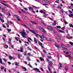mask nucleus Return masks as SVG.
<instances>
[{
	"label": "nucleus",
	"instance_id": "1",
	"mask_svg": "<svg viewBox=\"0 0 73 73\" xmlns=\"http://www.w3.org/2000/svg\"><path fill=\"white\" fill-rule=\"evenodd\" d=\"M36 28H38L39 29V30H41L44 33H46V31L45 30L44 28H43V27H41V26H36Z\"/></svg>",
	"mask_w": 73,
	"mask_h": 73
},
{
	"label": "nucleus",
	"instance_id": "2",
	"mask_svg": "<svg viewBox=\"0 0 73 73\" xmlns=\"http://www.w3.org/2000/svg\"><path fill=\"white\" fill-rule=\"evenodd\" d=\"M22 36L23 37H24V38H26V36H27L28 35V34L24 32V31H22L21 32Z\"/></svg>",
	"mask_w": 73,
	"mask_h": 73
},
{
	"label": "nucleus",
	"instance_id": "3",
	"mask_svg": "<svg viewBox=\"0 0 73 73\" xmlns=\"http://www.w3.org/2000/svg\"><path fill=\"white\" fill-rule=\"evenodd\" d=\"M23 25L24 27H25V28L29 30V31H30L31 32H32V33H35V31H32V30L29 29V28L27 26H26L25 25Z\"/></svg>",
	"mask_w": 73,
	"mask_h": 73
},
{
	"label": "nucleus",
	"instance_id": "4",
	"mask_svg": "<svg viewBox=\"0 0 73 73\" xmlns=\"http://www.w3.org/2000/svg\"><path fill=\"white\" fill-rule=\"evenodd\" d=\"M61 45L62 46V49L63 50H65V49H66V50L68 51V49L67 48H66L65 47H66V46L62 44H61Z\"/></svg>",
	"mask_w": 73,
	"mask_h": 73
},
{
	"label": "nucleus",
	"instance_id": "5",
	"mask_svg": "<svg viewBox=\"0 0 73 73\" xmlns=\"http://www.w3.org/2000/svg\"><path fill=\"white\" fill-rule=\"evenodd\" d=\"M34 70H36V72H39V73H40V72H41V71H40L39 69L37 68H34Z\"/></svg>",
	"mask_w": 73,
	"mask_h": 73
},
{
	"label": "nucleus",
	"instance_id": "6",
	"mask_svg": "<svg viewBox=\"0 0 73 73\" xmlns=\"http://www.w3.org/2000/svg\"><path fill=\"white\" fill-rule=\"evenodd\" d=\"M48 64L50 66V67H52V65H52H53V63L51 61H50L49 62Z\"/></svg>",
	"mask_w": 73,
	"mask_h": 73
},
{
	"label": "nucleus",
	"instance_id": "7",
	"mask_svg": "<svg viewBox=\"0 0 73 73\" xmlns=\"http://www.w3.org/2000/svg\"><path fill=\"white\" fill-rule=\"evenodd\" d=\"M20 50L21 51V52H23V50L24 49V48H23V46H21L20 47Z\"/></svg>",
	"mask_w": 73,
	"mask_h": 73
},
{
	"label": "nucleus",
	"instance_id": "8",
	"mask_svg": "<svg viewBox=\"0 0 73 73\" xmlns=\"http://www.w3.org/2000/svg\"><path fill=\"white\" fill-rule=\"evenodd\" d=\"M9 59L10 60H11L12 59H13V60H15V58L13 57V56H9Z\"/></svg>",
	"mask_w": 73,
	"mask_h": 73
},
{
	"label": "nucleus",
	"instance_id": "9",
	"mask_svg": "<svg viewBox=\"0 0 73 73\" xmlns=\"http://www.w3.org/2000/svg\"><path fill=\"white\" fill-rule=\"evenodd\" d=\"M26 24H27V25H28L29 27H31V24H30V23H29V22L26 21Z\"/></svg>",
	"mask_w": 73,
	"mask_h": 73
},
{
	"label": "nucleus",
	"instance_id": "10",
	"mask_svg": "<svg viewBox=\"0 0 73 73\" xmlns=\"http://www.w3.org/2000/svg\"><path fill=\"white\" fill-rule=\"evenodd\" d=\"M56 38L58 39V40H60L61 39V38L58 36H56Z\"/></svg>",
	"mask_w": 73,
	"mask_h": 73
},
{
	"label": "nucleus",
	"instance_id": "11",
	"mask_svg": "<svg viewBox=\"0 0 73 73\" xmlns=\"http://www.w3.org/2000/svg\"><path fill=\"white\" fill-rule=\"evenodd\" d=\"M48 29L49 30H50V31H52V30H53V29L52 28V27H51L50 26H48Z\"/></svg>",
	"mask_w": 73,
	"mask_h": 73
},
{
	"label": "nucleus",
	"instance_id": "12",
	"mask_svg": "<svg viewBox=\"0 0 73 73\" xmlns=\"http://www.w3.org/2000/svg\"><path fill=\"white\" fill-rule=\"evenodd\" d=\"M54 45H55V46L56 47H57V48H58V49H59V48L60 47V46L58 44H54Z\"/></svg>",
	"mask_w": 73,
	"mask_h": 73
},
{
	"label": "nucleus",
	"instance_id": "13",
	"mask_svg": "<svg viewBox=\"0 0 73 73\" xmlns=\"http://www.w3.org/2000/svg\"><path fill=\"white\" fill-rule=\"evenodd\" d=\"M0 3H1V4H2V5H4V6H5L6 7H8V5L5 4V3H2L1 2H0Z\"/></svg>",
	"mask_w": 73,
	"mask_h": 73
},
{
	"label": "nucleus",
	"instance_id": "14",
	"mask_svg": "<svg viewBox=\"0 0 73 73\" xmlns=\"http://www.w3.org/2000/svg\"><path fill=\"white\" fill-rule=\"evenodd\" d=\"M66 37L68 39H71V38H72V36H70V37L68 36H66Z\"/></svg>",
	"mask_w": 73,
	"mask_h": 73
},
{
	"label": "nucleus",
	"instance_id": "15",
	"mask_svg": "<svg viewBox=\"0 0 73 73\" xmlns=\"http://www.w3.org/2000/svg\"><path fill=\"white\" fill-rule=\"evenodd\" d=\"M39 37L41 39L43 38V39H44V34H42V35L41 36H39Z\"/></svg>",
	"mask_w": 73,
	"mask_h": 73
},
{
	"label": "nucleus",
	"instance_id": "16",
	"mask_svg": "<svg viewBox=\"0 0 73 73\" xmlns=\"http://www.w3.org/2000/svg\"><path fill=\"white\" fill-rule=\"evenodd\" d=\"M40 60L41 61H44V58H42L41 57H40Z\"/></svg>",
	"mask_w": 73,
	"mask_h": 73
},
{
	"label": "nucleus",
	"instance_id": "17",
	"mask_svg": "<svg viewBox=\"0 0 73 73\" xmlns=\"http://www.w3.org/2000/svg\"><path fill=\"white\" fill-rule=\"evenodd\" d=\"M56 25V22L54 21V23H52V25L54 26V25Z\"/></svg>",
	"mask_w": 73,
	"mask_h": 73
},
{
	"label": "nucleus",
	"instance_id": "18",
	"mask_svg": "<svg viewBox=\"0 0 73 73\" xmlns=\"http://www.w3.org/2000/svg\"><path fill=\"white\" fill-rule=\"evenodd\" d=\"M38 43L39 45H40V46H42V43L41 42H40L38 41Z\"/></svg>",
	"mask_w": 73,
	"mask_h": 73
},
{
	"label": "nucleus",
	"instance_id": "19",
	"mask_svg": "<svg viewBox=\"0 0 73 73\" xmlns=\"http://www.w3.org/2000/svg\"><path fill=\"white\" fill-rule=\"evenodd\" d=\"M31 23H32L33 24H35V25H36V23L34 21H31Z\"/></svg>",
	"mask_w": 73,
	"mask_h": 73
},
{
	"label": "nucleus",
	"instance_id": "20",
	"mask_svg": "<svg viewBox=\"0 0 73 73\" xmlns=\"http://www.w3.org/2000/svg\"><path fill=\"white\" fill-rule=\"evenodd\" d=\"M69 25L70 28H71V27H72V28H73V24H69Z\"/></svg>",
	"mask_w": 73,
	"mask_h": 73
},
{
	"label": "nucleus",
	"instance_id": "21",
	"mask_svg": "<svg viewBox=\"0 0 73 73\" xmlns=\"http://www.w3.org/2000/svg\"><path fill=\"white\" fill-rule=\"evenodd\" d=\"M2 12H3V13H5V9L4 8H2Z\"/></svg>",
	"mask_w": 73,
	"mask_h": 73
},
{
	"label": "nucleus",
	"instance_id": "22",
	"mask_svg": "<svg viewBox=\"0 0 73 73\" xmlns=\"http://www.w3.org/2000/svg\"><path fill=\"white\" fill-rule=\"evenodd\" d=\"M17 20L18 21H20V20H21L20 17H19V16L18 17H17Z\"/></svg>",
	"mask_w": 73,
	"mask_h": 73
},
{
	"label": "nucleus",
	"instance_id": "23",
	"mask_svg": "<svg viewBox=\"0 0 73 73\" xmlns=\"http://www.w3.org/2000/svg\"><path fill=\"white\" fill-rule=\"evenodd\" d=\"M20 56H21V54H18V57L19 59H20L21 58L20 57Z\"/></svg>",
	"mask_w": 73,
	"mask_h": 73
},
{
	"label": "nucleus",
	"instance_id": "24",
	"mask_svg": "<svg viewBox=\"0 0 73 73\" xmlns=\"http://www.w3.org/2000/svg\"><path fill=\"white\" fill-rule=\"evenodd\" d=\"M34 41L35 43H37V39H36V38H34Z\"/></svg>",
	"mask_w": 73,
	"mask_h": 73
},
{
	"label": "nucleus",
	"instance_id": "25",
	"mask_svg": "<svg viewBox=\"0 0 73 73\" xmlns=\"http://www.w3.org/2000/svg\"><path fill=\"white\" fill-rule=\"evenodd\" d=\"M22 19L23 20H25V16L23 15L22 16Z\"/></svg>",
	"mask_w": 73,
	"mask_h": 73
},
{
	"label": "nucleus",
	"instance_id": "26",
	"mask_svg": "<svg viewBox=\"0 0 73 73\" xmlns=\"http://www.w3.org/2000/svg\"><path fill=\"white\" fill-rule=\"evenodd\" d=\"M15 65H16V66H18L19 63L17 62H15Z\"/></svg>",
	"mask_w": 73,
	"mask_h": 73
},
{
	"label": "nucleus",
	"instance_id": "27",
	"mask_svg": "<svg viewBox=\"0 0 73 73\" xmlns=\"http://www.w3.org/2000/svg\"><path fill=\"white\" fill-rule=\"evenodd\" d=\"M69 44H70L72 46H73V42H69Z\"/></svg>",
	"mask_w": 73,
	"mask_h": 73
},
{
	"label": "nucleus",
	"instance_id": "28",
	"mask_svg": "<svg viewBox=\"0 0 73 73\" xmlns=\"http://www.w3.org/2000/svg\"><path fill=\"white\" fill-rule=\"evenodd\" d=\"M41 23H42V24L44 25V26H46V24L44 23V22H43V21H41Z\"/></svg>",
	"mask_w": 73,
	"mask_h": 73
},
{
	"label": "nucleus",
	"instance_id": "29",
	"mask_svg": "<svg viewBox=\"0 0 73 73\" xmlns=\"http://www.w3.org/2000/svg\"><path fill=\"white\" fill-rule=\"evenodd\" d=\"M43 52L46 54H47V52L44 49L43 50Z\"/></svg>",
	"mask_w": 73,
	"mask_h": 73
},
{
	"label": "nucleus",
	"instance_id": "30",
	"mask_svg": "<svg viewBox=\"0 0 73 73\" xmlns=\"http://www.w3.org/2000/svg\"><path fill=\"white\" fill-rule=\"evenodd\" d=\"M14 16L15 17V18H17V17H18L19 16L17 15H14Z\"/></svg>",
	"mask_w": 73,
	"mask_h": 73
},
{
	"label": "nucleus",
	"instance_id": "31",
	"mask_svg": "<svg viewBox=\"0 0 73 73\" xmlns=\"http://www.w3.org/2000/svg\"><path fill=\"white\" fill-rule=\"evenodd\" d=\"M68 69V66H66L65 68V70H66V72H67Z\"/></svg>",
	"mask_w": 73,
	"mask_h": 73
},
{
	"label": "nucleus",
	"instance_id": "32",
	"mask_svg": "<svg viewBox=\"0 0 73 73\" xmlns=\"http://www.w3.org/2000/svg\"><path fill=\"white\" fill-rule=\"evenodd\" d=\"M59 32H60V33H64V32L62 31V30H59Z\"/></svg>",
	"mask_w": 73,
	"mask_h": 73
},
{
	"label": "nucleus",
	"instance_id": "33",
	"mask_svg": "<svg viewBox=\"0 0 73 73\" xmlns=\"http://www.w3.org/2000/svg\"><path fill=\"white\" fill-rule=\"evenodd\" d=\"M21 11H22L24 13H27L26 11L24 10L23 9H21Z\"/></svg>",
	"mask_w": 73,
	"mask_h": 73
},
{
	"label": "nucleus",
	"instance_id": "34",
	"mask_svg": "<svg viewBox=\"0 0 73 73\" xmlns=\"http://www.w3.org/2000/svg\"><path fill=\"white\" fill-rule=\"evenodd\" d=\"M8 47V46L7 45H5L4 46V47L5 48H7Z\"/></svg>",
	"mask_w": 73,
	"mask_h": 73
},
{
	"label": "nucleus",
	"instance_id": "35",
	"mask_svg": "<svg viewBox=\"0 0 73 73\" xmlns=\"http://www.w3.org/2000/svg\"><path fill=\"white\" fill-rule=\"evenodd\" d=\"M48 70L50 71V72H51V70L50 69V67H48Z\"/></svg>",
	"mask_w": 73,
	"mask_h": 73
},
{
	"label": "nucleus",
	"instance_id": "36",
	"mask_svg": "<svg viewBox=\"0 0 73 73\" xmlns=\"http://www.w3.org/2000/svg\"><path fill=\"white\" fill-rule=\"evenodd\" d=\"M47 58L49 59H51L52 58V57L50 56H47Z\"/></svg>",
	"mask_w": 73,
	"mask_h": 73
},
{
	"label": "nucleus",
	"instance_id": "37",
	"mask_svg": "<svg viewBox=\"0 0 73 73\" xmlns=\"http://www.w3.org/2000/svg\"><path fill=\"white\" fill-rule=\"evenodd\" d=\"M65 29V27H63L61 28V29H62V30H64Z\"/></svg>",
	"mask_w": 73,
	"mask_h": 73
},
{
	"label": "nucleus",
	"instance_id": "38",
	"mask_svg": "<svg viewBox=\"0 0 73 73\" xmlns=\"http://www.w3.org/2000/svg\"><path fill=\"white\" fill-rule=\"evenodd\" d=\"M28 65L29 66H30V68H32V65H31L30 64H28Z\"/></svg>",
	"mask_w": 73,
	"mask_h": 73
},
{
	"label": "nucleus",
	"instance_id": "39",
	"mask_svg": "<svg viewBox=\"0 0 73 73\" xmlns=\"http://www.w3.org/2000/svg\"><path fill=\"white\" fill-rule=\"evenodd\" d=\"M1 70H3L4 69V67H3V66H1Z\"/></svg>",
	"mask_w": 73,
	"mask_h": 73
},
{
	"label": "nucleus",
	"instance_id": "40",
	"mask_svg": "<svg viewBox=\"0 0 73 73\" xmlns=\"http://www.w3.org/2000/svg\"><path fill=\"white\" fill-rule=\"evenodd\" d=\"M59 65H60V66H61L62 67V64L61 63H59Z\"/></svg>",
	"mask_w": 73,
	"mask_h": 73
},
{
	"label": "nucleus",
	"instance_id": "41",
	"mask_svg": "<svg viewBox=\"0 0 73 73\" xmlns=\"http://www.w3.org/2000/svg\"><path fill=\"white\" fill-rule=\"evenodd\" d=\"M35 36H36V37H38V36H40V35L38 34H36V35H35Z\"/></svg>",
	"mask_w": 73,
	"mask_h": 73
},
{
	"label": "nucleus",
	"instance_id": "42",
	"mask_svg": "<svg viewBox=\"0 0 73 73\" xmlns=\"http://www.w3.org/2000/svg\"><path fill=\"white\" fill-rule=\"evenodd\" d=\"M40 13H42L44 12V11H43V10H41L40 11Z\"/></svg>",
	"mask_w": 73,
	"mask_h": 73
},
{
	"label": "nucleus",
	"instance_id": "43",
	"mask_svg": "<svg viewBox=\"0 0 73 73\" xmlns=\"http://www.w3.org/2000/svg\"><path fill=\"white\" fill-rule=\"evenodd\" d=\"M27 49H29L30 50H32V49L31 48H29V47H28L27 48Z\"/></svg>",
	"mask_w": 73,
	"mask_h": 73
},
{
	"label": "nucleus",
	"instance_id": "44",
	"mask_svg": "<svg viewBox=\"0 0 73 73\" xmlns=\"http://www.w3.org/2000/svg\"><path fill=\"white\" fill-rule=\"evenodd\" d=\"M23 62H24L25 64H27V62L26 61H24Z\"/></svg>",
	"mask_w": 73,
	"mask_h": 73
},
{
	"label": "nucleus",
	"instance_id": "45",
	"mask_svg": "<svg viewBox=\"0 0 73 73\" xmlns=\"http://www.w3.org/2000/svg\"><path fill=\"white\" fill-rule=\"evenodd\" d=\"M25 43H27V44H28V45H29V42H27V41H25Z\"/></svg>",
	"mask_w": 73,
	"mask_h": 73
},
{
	"label": "nucleus",
	"instance_id": "46",
	"mask_svg": "<svg viewBox=\"0 0 73 73\" xmlns=\"http://www.w3.org/2000/svg\"><path fill=\"white\" fill-rule=\"evenodd\" d=\"M57 27L58 28H61V26H57Z\"/></svg>",
	"mask_w": 73,
	"mask_h": 73
},
{
	"label": "nucleus",
	"instance_id": "47",
	"mask_svg": "<svg viewBox=\"0 0 73 73\" xmlns=\"http://www.w3.org/2000/svg\"><path fill=\"white\" fill-rule=\"evenodd\" d=\"M46 61L47 62H48L50 61H49V60L48 58H47Z\"/></svg>",
	"mask_w": 73,
	"mask_h": 73
},
{
	"label": "nucleus",
	"instance_id": "48",
	"mask_svg": "<svg viewBox=\"0 0 73 73\" xmlns=\"http://www.w3.org/2000/svg\"><path fill=\"white\" fill-rule=\"evenodd\" d=\"M61 10V12H62V13H64V11H63V10L62 9V10Z\"/></svg>",
	"mask_w": 73,
	"mask_h": 73
},
{
	"label": "nucleus",
	"instance_id": "49",
	"mask_svg": "<svg viewBox=\"0 0 73 73\" xmlns=\"http://www.w3.org/2000/svg\"><path fill=\"white\" fill-rule=\"evenodd\" d=\"M27 58H28V60L29 61H31V59L29 58V57L28 56L27 57Z\"/></svg>",
	"mask_w": 73,
	"mask_h": 73
},
{
	"label": "nucleus",
	"instance_id": "50",
	"mask_svg": "<svg viewBox=\"0 0 73 73\" xmlns=\"http://www.w3.org/2000/svg\"><path fill=\"white\" fill-rule=\"evenodd\" d=\"M3 60L5 61V62H6L7 61V60L3 58Z\"/></svg>",
	"mask_w": 73,
	"mask_h": 73
},
{
	"label": "nucleus",
	"instance_id": "51",
	"mask_svg": "<svg viewBox=\"0 0 73 73\" xmlns=\"http://www.w3.org/2000/svg\"><path fill=\"white\" fill-rule=\"evenodd\" d=\"M48 41H50L51 42H52L53 40H51V38H50L49 40H48Z\"/></svg>",
	"mask_w": 73,
	"mask_h": 73
},
{
	"label": "nucleus",
	"instance_id": "52",
	"mask_svg": "<svg viewBox=\"0 0 73 73\" xmlns=\"http://www.w3.org/2000/svg\"><path fill=\"white\" fill-rule=\"evenodd\" d=\"M28 39H29V40H31V41H32V40L31 39V38L30 37H29Z\"/></svg>",
	"mask_w": 73,
	"mask_h": 73
},
{
	"label": "nucleus",
	"instance_id": "53",
	"mask_svg": "<svg viewBox=\"0 0 73 73\" xmlns=\"http://www.w3.org/2000/svg\"><path fill=\"white\" fill-rule=\"evenodd\" d=\"M64 22L65 24H68V22H67L66 21H64Z\"/></svg>",
	"mask_w": 73,
	"mask_h": 73
},
{
	"label": "nucleus",
	"instance_id": "54",
	"mask_svg": "<svg viewBox=\"0 0 73 73\" xmlns=\"http://www.w3.org/2000/svg\"><path fill=\"white\" fill-rule=\"evenodd\" d=\"M11 47L13 49V48H14V47L13 46V45H11Z\"/></svg>",
	"mask_w": 73,
	"mask_h": 73
},
{
	"label": "nucleus",
	"instance_id": "55",
	"mask_svg": "<svg viewBox=\"0 0 73 73\" xmlns=\"http://www.w3.org/2000/svg\"><path fill=\"white\" fill-rule=\"evenodd\" d=\"M68 8H69V9H71L72 8V6H70V7H68Z\"/></svg>",
	"mask_w": 73,
	"mask_h": 73
},
{
	"label": "nucleus",
	"instance_id": "56",
	"mask_svg": "<svg viewBox=\"0 0 73 73\" xmlns=\"http://www.w3.org/2000/svg\"><path fill=\"white\" fill-rule=\"evenodd\" d=\"M59 69H62V67L59 66Z\"/></svg>",
	"mask_w": 73,
	"mask_h": 73
},
{
	"label": "nucleus",
	"instance_id": "57",
	"mask_svg": "<svg viewBox=\"0 0 73 73\" xmlns=\"http://www.w3.org/2000/svg\"><path fill=\"white\" fill-rule=\"evenodd\" d=\"M2 26L3 27V28H6V27H5V25H3Z\"/></svg>",
	"mask_w": 73,
	"mask_h": 73
},
{
	"label": "nucleus",
	"instance_id": "58",
	"mask_svg": "<svg viewBox=\"0 0 73 73\" xmlns=\"http://www.w3.org/2000/svg\"><path fill=\"white\" fill-rule=\"evenodd\" d=\"M26 32L27 33H29V32L27 30H26Z\"/></svg>",
	"mask_w": 73,
	"mask_h": 73
},
{
	"label": "nucleus",
	"instance_id": "59",
	"mask_svg": "<svg viewBox=\"0 0 73 73\" xmlns=\"http://www.w3.org/2000/svg\"><path fill=\"white\" fill-rule=\"evenodd\" d=\"M35 1H37V2H39L40 0H34Z\"/></svg>",
	"mask_w": 73,
	"mask_h": 73
},
{
	"label": "nucleus",
	"instance_id": "60",
	"mask_svg": "<svg viewBox=\"0 0 73 73\" xmlns=\"http://www.w3.org/2000/svg\"><path fill=\"white\" fill-rule=\"evenodd\" d=\"M24 9H25L26 11H28V9L27 8H24Z\"/></svg>",
	"mask_w": 73,
	"mask_h": 73
},
{
	"label": "nucleus",
	"instance_id": "61",
	"mask_svg": "<svg viewBox=\"0 0 73 73\" xmlns=\"http://www.w3.org/2000/svg\"><path fill=\"white\" fill-rule=\"evenodd\" d=\"M21 67H22V69H24L25 68V67L23 66H21Z\"/></svg>",
	"mask_w": 73,
	"mask_h": 73
},
{
	"label": "nucleus",
	"instance_id": "62",
	"mask_svg": "<svg viewBox=\"0 0 73 73\" xmlns=\"http://www.w3.org/2000/svg\"><path fill=\"white\" fill-rule=\"evenodd\" d=\"M69 12H70V13H73V12L72 11L70 10H69Z\"/></svg>",
	"mask_w": 73,
	"mask_h": 73
},
{
	"label": "nucleus",
	"instance_id": "63",
	"mask_svg": "<svg viewBox=\"0 0 73 73\" xmlns=\"http://www.w3.org/2000/svg\"><path fill=\"white\" fill-rule=\"evenodd\" d=\"M29 10H31V9H32V7H29Z\"/></svg>",
	"mask_w": 73,
	"mask_h": 73
},
{
	"label": "nucleus",
	"instance_id": "64",
	"mask_svg": "<svg viewBox=\"0 0 73 73\" xmlns=\"http://www.w3.org/2000/svg\"><path fill=\"white\" fill-rule=\"evenodd\" d=\"M2 39L4 41H5V38H4V37H3L2 38Z\"/></svg>",
	"mask_w": 73,
	"mask_h": 73
}]
</instances>
